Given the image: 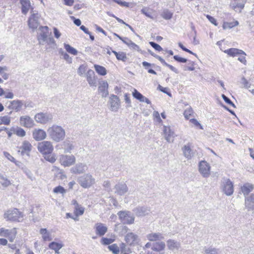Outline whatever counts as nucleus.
<instances>
[{
	"label": "nucleus",
	"mask_w": 254,
	"mask_h": 254,
	"mask_svg": "<svg viewBox=\"0 0 254 254\" xmlns=\"http://www.w3.org/2000/svg\"><path fill=\"white\" fill-rule=\"evenodd\" d=\"M167 246L170 250H178L180 247V243L173 240H169L167 241Z\"/></svg>",
	"instance_id": "nucleus-28"
},
{
	"label": "nucleus",
	"mask_w": 254,
	"mask_h": 254,
	"mask_svg": "<svg viewBox=\"0 0 254 254\" xmlns=\"http://www.w3.org/2000/svg\"><path fill=\"white\" fill-rule=\"evenodd\" d=\"M141 13L144 14L146 16L151 19H153V17L151 15V13L150 12L148 11V9H147L146 8H142L141 10Z\"/></svg>",
	"instance_id": "nucleus-59"
},
{
	"label": "nucleus",
	"mask_w": 254,
	"mask_h": 254,
	"mask_svg": "<svg viewBox=\"0 0 254 254\" xmlns=\"http://www.w3.org/2000/svg\"><path fill=\"white\" fill-rule=\"evenodd\" d=\"M173 58L176 61L180 63H186L188 62V60L187 59L180 57L178 55L174 56Z\"/></svg>",
	"instance_id": "nucleus-53"
},
{
	"label": "nucleus",
	"mask_w": 254,
	"mask_h": 254,
	"mask_svg": "<svg viewBox=\"0 0 254 254\" xmlns=\"http://www.w3.org/2000/svg\"><path fill=\"white\" fill-rule=\"evenodd\" d=\"M246 0H233L230 3V6L236 11L238 9L241 12L244 8Z\"/></svg>",
	"instance_id": "nucleus-16"
},
{
	"label": "nucleus",
	"mask_w": 254,
	"mask_h": 254,
	"mask_svg": "<svg viewBox=\"0 0 254 254\" xmlns=\"http://www.w3.org/2000/svg\"><path fill=\"white\" fill-rule=\"evenodd\" d=\"M4 155L10 161L14 162L15 161V158L12 156L9 153L7 152H3Z\"/></svg>",
	"instance_id": "nucleus-61"
},
{
	"label": "nucleus",
	"mask_w": 254,
	"mask_h": 254,
	"mask_svg": "<svg viewBox=\"0 0 254 254\" xmlns=\"http://www.w3.org/2000/svg\"><path fill=\"white\" fill-rule=\"evenodd\" d=\"M94 66L96 71L99 74L101 75H105L107 74L106 69L104 66L97 64H95Z\"/></svg>",
	"instance_id": "nucleus-35"
},
{
	"label": "nucleus",
	"mask_w": 254,
	"mask_h": 254,
	"mask_svg": "<svg viewBox=\"0 0 254 254\" xmlns=\"http://www.w3.org/2000/svg\"><path fill=\"white\" fill-rule=\"evenodd\" d=\"M114 240L110 238H102L101 239V243L104 245H108L113 242Z\"/></svg>",
	"instance_id": "nucleus-54"
},
{
	"label": "nucleus",
	"mask_w": 254,
	"mask_h": 254,
	"mask_svg": "<svg viewBox=\"0 0 254 254\" xmlns=\"http://www.w3.org/2000/svg\"><path fill=\"white\" fill-rule=\"evenodd\" d=\"M108 249L114 254H119L120 249L116 244H114L113 245L109 246Z\"/></svg>",
	"instance_id": "nucleus-44"
},
{
	"label": "nucleus",
	"mask_w": 254,
	"mask_h": 254,
	"mask_svg": "<svg viewBox=\"0 0 254 254\" xmlns=\"http://www.w3.org/2000/svg\"><path fill=\"white\" fill-rule=\"evenodd\" d=\"M32 145L28 141H24L20 149H21V153L23 154L24 152H30L31 150Z\"/></svg>",
	"instance_id": "nucleus-34"
},
{
	"label": "nucleus",
	"mask_w": 254,
	"mask_h": 254,
	"mask_svg": "<svg viewBox=\"0 0 254 254\" xmlns=\"http://www.w3.org/2000/svg\"><path fill=\"white\" fill-rule=\"evenodd\" d=\"M109 102L111 111H118L120 106L119 98L117 95L112 94L110 97Z\"/></svg>",
	"instance_id": "nucleus-13"
},
{
	"label": "nucleus",
	"mask_w": 254,
	"mask_h": 254,
	"mask_svg": "<svg viewBox=\"0 0 254 254\" xmlns=\"http://www.w3.org/2000/svg\"><path fill=\"white\" fill-rule=\"evenodd\" d=\"M121 222L123 224H132L134 221V217L131 212L128 211H120L118 213Z\"/></svg>",
	"instance_id": "nucleus-5"
},
{
	"label": "nucleus",
	"mask_w": 254,
	"mask_h": 254,
	"mask_svg": "<svg viewBox=\"0 0 254 254\" xmlns=\"http://www.w3.org/2000/svg\"><path fill=\"white\" fill-rule=\"evenodd\" d=\"M112 52L115 54L117 59L119 61L126 62L128 60L126 53L124 52H117L115 51H112Z\"/></svg>",
	"instance_id": "nucleus-31"
},
{
	"label": "nucleus",
	"mask_w": 254,
	"mask_h": 254,
	"mask_svg": "<svg viewBox=\"0 0 254 254\" xmlns=\"http://www.w3.org/2000/svg\"><path fill=\"white\" fill-rule=\"evenodd\" d=\"M47 34L48 33H40L39 34V35L38 37V39L40 44H41L42 41L45 42L47 40V37H48Z\"/></svg>",
	"instance_id": "nucleus-51"
},
{
	"label": "nucleus",
	"mask_w": 254,
	"mask_h": 254,
	"mask_svg": "<svg viewBox=\"0 0 254 254\" xmlns=\"http://www.w3.org/2000/svg\"><path fill=\"white\" fill-rule=\"evenodd\" d=\"M20 125L25 127L31 128L34 125V121L29 116H24L20 118Z\"/></svg>",
	"instance_id": "nucleus-17"
},
{
	"label": "nucleus",
	"mask_w": 254,
	"mask_h": 254,
	"mask_svg": "<svg viewBox=\"0 0 254 254\" xmlns=\"http://www.w3.org/2000/svg\"><path fill=\"white\" fill-rule=\"evenodd\" d=\"M44 158L48 161L51 163H54L56 159L55 158V156L54 154L51 153H46L44 154Z\"/></svg>",
	"instance_id": "nucleus-43"
},
{
	"label": "nucleus",
	"mask_w": 254,
	"mask_h": 254,
	"mask_svg": "<svg viewBox=\"0 0 254 254\" xmlns=\"http://www.w3.org/2000/svg\"><path fill=\"white\" fill-rule=\"evenodd\" d=\"M38 149L44 155L46 153H52L54 148L50 141H44L38 143Z\"/></svg>",
	"instance_id": "nucleus-7"
},
{
	"label": "nucleus",
	"mask_w": 254,
	"mask_h": 254,
	"mask_svg": "<svg viewBox=\"0 0 254 254\" xmlns=\"http://www.w3.org/2000/svg\"><path fill=\"white\" fill-rule=\"evenodd\" d=\"M163 132L165 139L168 142H173L176 136L170 127L164 126Z\"/></svg>",
	"instance_id": "nucleus-14"
},
{
	"label": "nucleus",
	"mask_w": 254,
	"mask_h": 254,
	"mask_svg": "<svg viewBox=\"0 0 254 254\" xmlns=\"http://www.w3.org/2000/svg\"><path fill=\"white\" fill-rule=\"evenodd\" d=\"M23 106L25 108H32L34 107V104L31 101H24Z\"/></svg>",
	"instance_id": "nucleus-62"
},
{
	"label": "nucleus",
	"mask_w": 254,
	"mask_h": 254,
	"mask_svg": "<svg viewBox=\"0 0 254 254\" xmlns=\"http://www.w3.org/2000/svg\"><path fill=\"white\" fill-rule=\"evenodd\" d=\"M239 22L238 21H235L231 22H225L223 24V28L224 29H231L237 26Z\"/></svg>",
	"instance_id": "nucleus-37"
},
{
	"label": "nucleus",
	"mask_w": 254,
	"mask_h": 254,
	"mask_svg": "<svg viewBox=\"0 0 254 254\" xmlns=\"http://www.w3.org/2000/svg\"><path fill=\"white\" fill-rule=\"evenodd\" d=\"M60 160L62 165L64 166H69L74 163L75 158L72 155H62L60 157Z\"/></svg>",
	"instance_id": "nucleus-12"
},
{
	"label": "nucleus",
	"mask_w": 254,
	"mask_h": 254,
	"mask_svg": "<svg viewBox=\"0 0 254 254\" xmlns=\"http://www.w3.org/2000/svg\"><path fill=\"white\" fill-rule=\"evenodd\" d=\"M86 78L90 86H96V78L95 76V72L93 70L89 69L87 71Z\"/></svg>",
	"instance_id": "nucleus-19"
},
{
	"label": "nucleus",
	"mask_w": 254,
	"mask_h": 254,
	"mask_svg": "<svg viewBox=\"0 0 254 254\" xmlns=\"http://www.w3.org/2000/svg\"><path fill=\"white\" fill-rule=\"evenodd\" d=\"M85 71L86 67L84 65L82 64L80 65V66L78 68L77 73L81 76L85 72Z\"/></svg>",
	"instance_id": "nucleus-56"
},
{
	"label": "nucleus",
	"mask_w": 254,
	"mask_h": 254,
	"mask_svg": "<svg viewBox=\"0 0 254 254\" xmlns=\"http://www.w3.org/2000/svg\"><path fill=\"white\" fill-rule=\"evenodd\" d=\"M40 16L38 13L32 14L28 19V25L33 30L36 29L40 25Z\"/></svg>",
	"instance_id": "nucleus-9"
},
{
	"label": "nucleus",
	"mask_w": 254,
	"mask_h": 254,
	"mask_svg": "<svg viewBox=\"0 0 254 254\" xmlns=\"http://www.w3.org/2000/svg\"><path fill=\"white\" fill-rule=\"evenodd\" d=\"M222 98L224 100V101L227 103L228 104L231 105L232 107L236 108L235 104L232 102V101L224 94L222 95Z\"/></svg>",
	"instance_id": "nucleus-55"
},
{
	"label": "nucleus",
	"mask_w": 254,
	"mask_h": 254,
	"mask_svg": "<svg viewBox=\"0 0 254 254\" xmlns=\"http://www.w3.org/2000/svg\"><path fill=\"white\" fill-rule=\"evenodd\" d=\"M207 18L209 20V21L212 24H213L215 25H217V23L216 21V20L212 16L209 15H206Z\"/></svg>",
	"instance_id": "nucleus-64"
},
{
	"label": "nucleus",
	"mask_w": 254,
	"mask_h": 254,
	"mask_svg": "<svg viewBox=\"0 0 254 254\" xmlns=\"http://www.w3.org/2000/svg\"><path fill=\"white\" fill-rule=\"evenodd\" d=\"M11 233V231L8 229H5L3 228L0 229V236L7 237Z\"/></svg>",
	"instance_id": "nucleus-47"
},
{
	"label": "nucleus",
	"mask_w": 254,
	"mask_h": 254,
	"mask_svg": "<svg viewBox=\"0 0 254 254\" xmlns=\"http://www.w3.org/2000/svg\"><path fill=\"white\" fill-rule=\"evenodd\" d=\"M63 247L62 244L52 242L49 245V247L50 249L55 251L56 254H59V251Z\"/></svg>",
	"instance_id": "nucleus-33"
},
{
	"label": "nucleus",
	"mask_w": 254,
	"mask_h": 254,
	"mask_svg": "<svg viewBox=\"0 0 254 254\" xmlns=\"http://www.w3.org/2000/svg\"><path fill=\"white\" fill-rule=\"evenodd\" d=\"M53 191L55 193H61L64 194L65 192V190L64 187L59 186L54 188Z\"/></svg>",
	"instance_id": "nucleus-49"
},
{
	"label": "nucleus",
	"mask_w": 254,
	"mask_h": 254,
	"mask_svg": "<svg viewBox=\"0 0 254 254\" xmlns=\"http://www.w3.org/2000/svg\"><path fill=\"white\" fill-rule=\"evenodd\" d=\"M184 155L186 158L189 159L192 156V151L189 144L185 145L182 148Z\"/></svg>",
	"instance_id": "nucleus-30"
},
{
	"label": "nucleus",
	"mask_w": 254,
	"mask_h": 254,
	"mask_svg": "<svg viewBox=\"0 0 254 254\" xmlns=\"http://www.w3.org/2000/svg\"><path fill=\"white\" fill-rule=\"evenodd\" d=\"M222 191L227 196H231L234 192L233 183L229 179L223 178L221 184Z\"/></svg>",
	"instance_id": "nucleus-3"
},
{
	"label": "nucleus",
	"mask_w": 254,
	"mask_h": 254,
	"mask_svg": "<svg viewBox=\"0 0 254 254\" xmlns=\"http://www.w3.org/2000/svg\"><path fill=\"white\" fill-rule=\"evenodd\" d=\"M245 205L248 211L254 210V193L245 197Z\"/></svg>",
	"instance_id": "nucleus-18"
},
{
	"label": "nucleus",
	"mask_w": 254,
	"mask_h": 254,
	"mask_svg": "<svg viewBox=\"0 0 254 254\" xmlns=\"http://www.w3.org/2000/svg\"><path fill=\"white\" fill-rule=\"evenodd\" d=\"M125 241L129 246H134L139 241L138 235L129 232L125 237Z\"/></svg>",
	"instance_id": "nucleus-10"
},
{
	"label": "nucleus",
	"mask_w": 254,
	"mask_h": 254,
	"mask_svg": "<svg viewBox=\"0 0 254 254\" xmlns=\"http://www.w3.org/2000/svg\"><path fill=\"white\" fill-rule=\"evenodd\" d=\"M86 166L82 163L77 164L71 169L72 173L74 174H81L85 171Z\"/></svg>",
	"instance_id": "nucleus-26"
},
{
	"label": "nucleus",
	"mask_w": 254,
	"mask_h": 254,
	"mask_svg": "<svg viewBox=\"0 0 254 254\" xmlns=\"http://www.w3.org/2000/svg\"><path fill=\"white\" fill-rule=\"evenodd\" d=\"M161 16L166 20H169L172 18L173 13L167 9H164L161 14Z\"/></svg>",
	"instance_id": "nucleus-38"
},
{
	"label": "nucleus",
	"mask_w": 254,
	"mask_h": 254,
	"mask_svg": "<svg viewBox=\"0 0 254 254\" xmlns=\"http://www.w3.org/2000/svg\"><path fill=\"white\" fill-rule=\"evenodd\" d=\"M220 251L219 249L210 247L205 248L204 250V254H220Z\"/></svg>",
	"instance_id": "nucleus-36"
},
{
	"label": "nucleus",
	"mask_w": 254,
	"mask_h": 254,
	"mask_svg": "<svg viewBox=\"0 0 254 254\" xmlns=\"http://www.w3.org/2000/svg\"><path fill=\"white\" fill-rule=\"evenodd\" d=\"M149 44L152 47H153L155 50L157 51L160 52L163 50L162 48L159 45L154 42H150Z\"/></svg>",
	"instance_id": "nucleus-52"
},
{
	"label": "nucleus",
	"mask_w": 254,
	"mask_h": 254,
	"mask_svg": "<svg viewBox=\"0 0 254 254\" xmlns=\"http://www.w3.org/2000/svg\"><path fill=\"white\" fill-rule=\"evenodd\" d=\"M4 217L7 220L21 222L24 219V214L17 208L7 210L4 214Z\"/></svg>",
	"instance_id": "nucleus-2"
},
{
	"label": "nucleus",
	"mask_w": 254,
	"mask_h": 254,
	"mask_svg": "<svg viewBox=\"0 0 254 254\" xmlns=\"http://www.w3.org/2000/svg\"><path fill=\"white\" fill-rule=\"evenodd\" d=\"M20 3L22 5L21 11L22 13L26 14L30 7V2L29 0H20Z\"/></svg>",
	"instance_id": "nucleus-29"
},
{
	"label": "nucleus",
	"mask_w": 254,
	"mask_h": 254,
	"mask_svg": "<svg viewBox=\"0 0 254 254\" xmlns=\"http://www.w3.org/2000/svg\"><path fill=\"white\" fill-rule=\"evenodd\" d=\"M210 167L205 161H202L199 164V171L204 178H207L210 175Z\"/></svg>",
	"instance_id": "nucleus-11"
},
{
	"label": "nucleus",
	"mask_w": 254,
	"mask_h": 254,
	"mask_svg": "<svg viewBox=\"0 0 254 254\" xmlns=\"http://www.w3.org/2000/svg\"><path fill=\"white\" fill-rule=\"evenodd\" d=\"M10 123V117L5 116L0 117V125H9Z\"/></svg>",
	"instance_id": "nucleus-46"
},
{
	"label": "nucleus",
	"mask_w": 254,
	"mask_h": 254,
	"mask_svg": "<svg viewBox=\"0 0 254 254\" xmlns=\"http://www.w3.org/2000/svg\"><path fill=\"white\" fill-rule=\"evenodd\" d=\"M78 182L82 187L87 188L95 183V179L90 174H86L79 177Z\"/></svg>",
	"instance_id": "nucleus-6"
},
{
	"label": "nucleus",
	"mask_w": 254,
	"mask_h": 254,
	"mask_svg": "<svg viewBox=\"0 0 254 254\" xmlns=\"http://www.w3.org/2000/svg\"><path fill=\"white\" fill-rule=\"evenodd\" d=\"M11 130H13V132L20 137H23L26 134L25 130L20 127H17L15 130H14V128H12L11 129Z\"/></svg>",
	"instance_id": "nucleus-42"
},
{
	"label": "nucleus",
	"mask_w": 254,
	"mask_h": 254,
	"mask_svg": "<svg viewBox=\"0 0 254 254\" xmlns=\"http://www.w3.org/2000/svg\"><path fill=\"white\" fill-rule=\"evenodd\" d=\"M224 53L227 54L231 57H236L239 55H246L245 52L237 48H230L224 51Z\"/></svg>",
	"instance_id": "nucleus-21"
},
{
	"label": "nucleus",
	"mask_w": 254,
	"mask_h": 254,
	"mask_svg": "<svg viewBox=\"0 0 254 254\" xmlns=\"http://www.w3.org/2000/svg\"><path fill=\"white\" fill-rule=\"evenodd\" d=\"M132 96L134 98L139 100L140 102H145L148 104H151L150 101L148 98L144 97L135 89H134V91L132 92Z\"/></svg>",
	"instance_id": "nucleus-23"
},
{
	"label": "nucleus",
	"mask_w": 254,
	"mask_h": 254,
	"mask_svg": "<svg viewBox=\"0 0 254 254\" xmlns=\"http://www.w3.org/2000/svg\"><path fill=\"white\" fill-rule=\"evenodd\" d=\"M35 121L41 124H46L52 121L53 116L51 114L47 113H38L35 116Z\"/></svg>",
	"instance_id": "nucleus-8"
},
{
	"label": "nucleus",
	"mask_w": 254,
	"mask_h": 254,
	"mask_svg": "<svg viewBox=\"0 0 254 254\" xmlns=\"http://www.w3.org/2000/svg\"><path fill=\"white\" fill-rule=\"evenodd\" d=\"M64 47L68 53L73 55H76L77 54V51L69 44H64Z\"/></svg>",
	"instance_id": "nucleus-40"
},
{
	"label": "nucleus",
	"mask_w": 254,
	"mask_h": 254,
	"mask_svg": "<svg viewBox=\"0 0 254 254\" xmlns=\"http://www.w3.org/2000/svg\"><path fill=\"white\" fill-rule=\"evenodd\" d=\"M254 189V187L252 184L246 183L241 187V190L245 197H246L248 196L249 193L251 192Z\"/></svg>",
	"instance_id": "nucleus-25"
},
{
	"label": "nucleus",
	"mask_w": 254,
	"mask_h": 254,
	"mask_svg": "<svg viewBox=\"0 0 254 254\" xmlns=\"http://www.w3.org/2000/svg\"><path fill=\"white\" fill-rule=\"evenodd\" d=\"M108 84L107 81H103L100 83L98 90L103 97H105L108 95Z\"/></svg>",
	"instance_id": "nucleus-22"
},
{
	"label": "nucleus",
	"mask_w": 254,
	"mask_h": 254,
	"mask_svg": "<svg viewBox=\"0 0 254 254\" xmlns=\"http://www.w3.org/2000/svg\"><path fill=\"white\" fill-rule=\"evenodd\" d=\"M190 122L193 124L195 127H199L201 129H203L202 126L195 119H191L190 120Z\"/></svg>",
	"instance_id": "nucleus-60"
},
{
	"label": "nucleus",
	"mask_w": 254,
	"mask_h": 254,
	"mask_svg": "<svg viewBox=\"0 0 254 254\" xmlns=\"http://www.w3.org/2000/svg\"><path fill=\"white\" fill-rule=\"evenodd\" d=\"M95 229L96 234L100 236H102L107 232L108 229L102 223H97L96 224Z\"/></svg>",
	"instance_id": "nucleus-24"
},
{
	"label": "nucleus",
	"mask_w": 254,
	"mask_h": 254,
	"mask_svg": "<svg viewBox=\"0 0 254 254\" xmlns=\"http://www.w3.org/2000/svg\"><path fill=\"white\" fill-rule=\"evenodd\" d=\"M70 18L73 20L74 24L76 26H79L81 25V22L79 19L76 18L73 16H70Z\"/></svg>",
	"instance_id": "nucleus-63"
},
{
	"label": "nucleus",
	"mask_w": 254,
	"mask_h": 254,
	"mask_svg": "<svg viewBox=\"0 0 254 254\" xmlns=\"http://www.w3.org/2000/svg\"><path fill=\"white\" fill-rule=\"evenodd\" d=\"M62 55L63 56V58L69 64L71 63L72 59L65 52H63Z\"/></svg>",
	"instance_id": "nucleus-57"
},
{
	"label": "nucleus",
	"mask_w": 254,
	"mask_h": 254,
	"mask_svg": "<svg viewBox=\"0 0 254 254\" xmlns=\"http://www.w3.org/2000/svg\"><path fill=\"white\" fill-rule=\"evenodd\" d=\"M84 212V208L81 206L80 205H78V207H74V214L76 216L78 217L79 215H82Z\"/></svg>",
	"instance_id": "nucleus-45"
},
{
	"label": "nucleus",
	"mask_w": 254,
	"mask_h": 254,
	"mask_svg": "<svg viewBox=\"0 0 254 254\" xmlns=\"http://www.w3.org/2000/svg\"><path fill=\"white\" fill-rule=\"evenodd\" d=\"M47 132L51 138L57 142L64 140L65 136L64 129L61 126L58 125H54L50 127Z\"/></svg>",
	"instance_id": "nucleus-1"
},
{
	"label": "nucleus",
	"mask_w": 254,
	"mask_h": 254,
	"mask_svg": "<svg viewBox=\"0 0 254 254\" xmlns=\"http://www.w3.org/2000/svg\"><path fill=\"white\" fill-rule=\"evenodd\" d=\"M33 137L37 141L44 139L46 137V132L41 129H35L33 131Z\"/></svg>",
	"instance_id": "nucleus-20"
},
{
	"label": "nucleus",
	"mask_w": 254,
	"mask_h": 254,
	"mask_svg": "<svg viewBox=\"0 0 254 254\" xmlns=\"http://www.w3.org/2000/svg\"><path fill=\"white\" fill-rule=\"evenodd\" d=\"M23 106V101L18 99L7 101L5 104V107L11 110L9 114L13 111L16 112H19L22 109Z\"/></svg>",
	"instance_id": "nucleus-4"
},
{
	"label": "nucleus",
	"mask_w": 254,
	"mask_h": 254,
	"mask_svg": "<svg viewBox=\"0 0 254 254\" xmlns=\"http://www.w3.org/2000/svg\"><path fill=\"white\" fill-rule=\"evenodd\" d=\"M115 193L119 195H123L128 191V187L124 183H120L116 184L114 187Z\"/></svg>",
	"instance_id": "nucleus-15"
},
{
	"label": "nucleus",
	"mask_w": 254,
	"mask_h": 254,
	"mask_svg": "<svg viewBox=\"0 0 254 254\" xmlns=\"http://www.w3.org/2000/svg\"><path fill=\"white\" fill-rule=\"evenodd\" d=\"M129 42V44L128 45V47L130 49H132L137 51H140V49L138 45H137L136 44L133 43L131 40Z\"/></svg>",
	"instance_id": "nucleus-50"
},
{
	"label": "nucleus",
	"mask_w": 254,
	"mask_h": 254,
	"mask_svg": "<svg viewBox=\"0 0 254 254\" xmlns=\"http://www.w3.org/2000/svg\"><path fill=\"white\" fill-rule=\"evenodd\" d=\"M112 1L116 2L121 6H125L127 7H129V3L126 1H123L121 0H112Z\"/></svg>",
	"instance_id": "nucleus-58"
},
{
	"label": "nucleus",
	"mask_w": 254,
	"mask_h": 254,
	"mask_svg": "<svg viewBox=\"0 0 254 254\" xmlns=\"http://www.w3.org/2000/svg\"><path fill=\"white\" fill-rule=\"evenodd\" d=\"M0 184H1L3 187H7L10 185L11 183L10 181L0 173Z\"/></svg>",
	"instance_id": "nucleus-39"
},
{
	"label": "nucleus",
	"mask_w": 254,
	"mask_h": 254,
	"mask_svg": "<svg viewBox=\"0 0 254 254\" xmlns=\"http://www.w3.org/2000/svg\"><path fill=\"white\" fill-rule=\"evenodd\" d=\"M165 244L163 242H156L152 244V250L156 252H160L164 249Z\"/></svg>",
	"instance_id": "nucleus-32"
},
{
	"label": "nucleus",
	"mask_w": 254,
	"mask_h": 254,
	"mask_svg": "<svg viewBox=\"0 0 254 254\" xmlns=\"http://www.w3.org/2000/svg\"><path fill=\"white\" fill-rule=\"evenodd\" d=\"M194 62L189 61V63L183 66V69L185 71L189 70V71H193L194 70L195 68L194 67Z\"/></svg>",
	"instance_id": "nucleus-41"
},
{
	"label": "nucleus",
	"mask_w": 254,
	"mask_h": 254,
	"mask_svg": "<svg viewBox=\"0 0 254 254\" xmlns=\"http://www.w3.org/2000/svg\"><path fill=\"white\" fill-rule=\"evenodd\" d=\"M146 237L150 241H156L164 239L162 234L160 233H152L147 235Z\"/></svg>",
	"instance_id": "nucleus-27"
},
{
	"label": "nucleus",
	"mask_w": 254,
	"mask_h": 254,
	"mask_svg": "<svg viewBox=\"0 0 254 254\" xmlns=\"http://www.w3.org/2000/svg\"><path fill=\"white\" fill-rule=\"evenodd\" d=\"M193 113V110L191 108L189 107L185 110L184 113V115L185 118L188 120L189 119L190 116H191V115Z\"/></svg>",
	"instance_id": "nucleus-48"
}]
</instances>
